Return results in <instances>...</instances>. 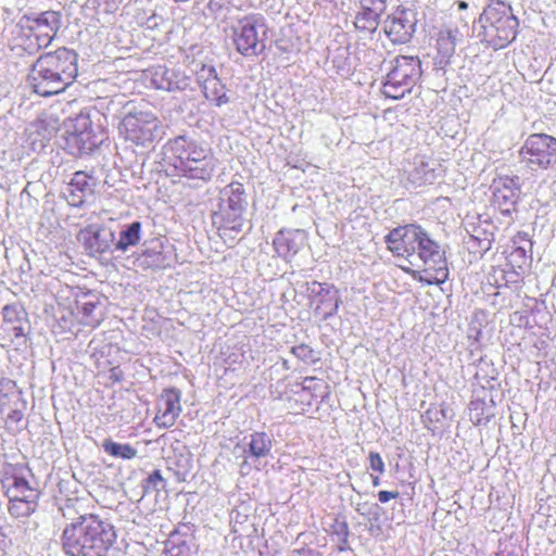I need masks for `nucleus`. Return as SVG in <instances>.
Listing matches in <instances>:
<instances>
[{
    "label": "nucleus",
    "mask_w": 556,
    "mask_h": 556,
    "mask_svg": "<svg viewBox=\"0 0 556 556\" xmlns=\"http://www.w3.org/2000/svg\"><path fill=\"white\" fill-rule=\"evenodd\" d=\"M17 395L14 381L3 379L0 381V413L10 404L11 400Z\"/></svg>",
    "instance_id": "obj_34"
},
{
    "label": "nucleus",
    "mask_w": 556,
    "mask_h": 556,
    "mask_svg": "<svg viewBox=\"0 0 556 556\" xmlns=\"http://www.w3.org/2000/svg\"><path fill=\"white\" fill-rule=\"evenodd\" d=\"M249 448L244 451L247 458L251 457L254 462L267 457L273 447L270 437L265 432H254L250 437Z\"/></svg>",
    "instance_id": "obj_28"
},
{
    "label": "nucleus",
    "mask_w": 556,
    "mask_h": 556,
    "mask_svg": "<svg viewBox=\"0 0 556 556\" xmlns=\"http://www.w3.org/2000/svg\"><path fill=\"white\" fill-rule=\"evenodd\" d=\"M22 417L23 414L20 410L13 409L8 418L10 421L18 422L22 419Z\"/></svg>",
    "instance_id": "obj_40"
},
{
    "label": "nucleus",
    "mask_w": 556,
    "mask_h": 556,
    "mask_svg": "<svg viewBox=\"0 0 556 556\" xmlns=\"http://www.w3.org/2000/svg\"><path fill=\"white\" fill-rule=\"evenodd\" d=\"M468 28V22L462 16L455 21L444 24L437 37V50L440 55V64L448 63L455 53L457 43L464 39L465 30Z\"/></svg>",
    "instance_id": "obj_16"
},
{
    "label": "nucleus",
    "mask_w": 556,
    "mask_h": 556,
    "mask_svg": "<svg viewBox=\"0 0 556 556\" xmlns=\"http://www.w3.org/2000/svg\"><path fill=\"white\" fill-rule=\"evenodd\" d=\"M507 260L513 268L518 269L527 267L530 263V256L525 247H515L507 255Z\"/></svg>",
    "instance_id": "obj_35"
},
{
    "label": "nucleus",
    "mask_w": 556,
    "mask_h": 556,
    "mask_svg": "<svg viewBox=\"0 0 556 556\" xmlns=\"http://www.w3.org/2000/svg\"><path fill=\"white\" fill-rule=\"evenodd\" d=\"M205 97L212 101H215L217 105H222L228 102V98L224 91V87L219 84L217 77L207 79L204 84Z\"/></svg>",
    "instance_id": "obj_32"
},
{
    "label": "nucleus",
    "mask_w": 556,
    "mask_h": 556,
    "mask_svg": "<svg viewBox=\"0 0 556 556\" xmlns=\"http://www.w3.org/2000/svg\"><path fill=\"white\" fill-rule=\"evenodd\" d=\"M166 149L179 175L203 181L212 178L216 162L207 146L187 136H177L167 141Z\"/></svg>",
    "instance_id": "obj_3"
},
{
    "label": "nucleus",
    "mask_w": 556,
    "mask_h": 556,
    "mask_svg": "<svg viewBox=\"0 0 556 556\" xmlns=\"http://www.w3.org/2000/svg\"><path fill=\"white\" fill-rule=\"evenodd\" d=\"M492 204L503 215H511L520 197L521 186L518 176L500 175L491 185Z\"/></svg>",
    "instance_id": "obj_14"
},
{
    "label": "nucleus",
    "mask_w": 556,
    "mask_h": 556,
    "mask_svg": "<svg viewBox=\"0 0 556 556\" xmlns=\"http://www.w3.org/2000/svg\"><path fill=\"white\" fill-rule=\"evenodd\" d=\"M293 556H318L311 549H296Z\"/></svg>",
    "instance_id": "obj_41"
},
{
    "label": "nucleus",
    "mask_w": 556,
    "mask_h": 556,
    "mask_svg": "<svg viewBox=\"0 0 556 556\" xmlns=\"http://www.w3.org/2000/svg\"><path fill=\"white\" fill-rule=\"evenodd\" d=\"M106 300L92 291H76L68 304L74 320L84 326L97 327L104 317Z\"/></svg>",
    "instance_id": "obj_11"
},
{
    "label": "nucleus",
    "mask_w": 556,
    "mask_h": 556,
    "mask_svg": "<svg viewBox=\"0 0 556 556\" xmlns=\"http://www.w3.org/2000/svg\"><path fill=\"white\" fill-rule=\"evenodd\" d=\"M292 354L304 361V362H313L314 361V351L306 344H300L293 346L291 350Z\"/></svg>",
    "instance_id": "obj_36"
},
{
    "label": "nucleus",
    "mask_w": 556,
    "mask_h": 556,
    "mask_svg": "<svg viewBox=\"0 0 556 556\" xmlns=\"http://www.w3.org/2000/svg\"><path fill=\"white\" fill-rule=\"evenodd\" d=\"M147 484L150 488L159 490L160 488H164V479L161 475L160 470H154L149 478L147 479Z\"/></svg>",
    "instance_id": "obj_38"
},
{
    "label": "nucleus",
    "mask_w": 556,
    "mask_h": 556,
    "mask_svg": "<svg viewBox=\"0 0 556 556\" xmlns=\"http://www.w3.org/2000/svg\"><path fill=\"white\" fill-rule=\"evenodd\" d=\"M61 509L71 519L61 535L63 552L67 556H106L117 539L114 526L93 514L74 517L71 501Z\"/></svg>",
    "instance_id": "obj_1"
},
{
    "label": "nucleus",
    "mask_w": 556,
    "mask_h": 556,
    "mask_svg": "<svg viewBox=\"0 0 556 556\" xmlns=\"http://www.w3.org/2000/svg\"><path fill=\"white\" fill-rule=\"evenodd\" d=\"M102 447L106 454L116 458L131 459L137 456V450L128 443H117L112 440H105Z\"/></svg>",
    "instance_id": "obj_30"
},
{
    "label": "nucleus",
    "mask_w": 556,
    "mask_h": 556,
    "mask_svg": "<svg viewBox=\"0 0 556 556\" xmlns=\"http://www.w3.org/2000/svg\"><path fill=\"white\" fill-rule=\"evenodd\" d=\"M59 26L60 16L54 11L43 12L35 18L31 31L37 40V46L39 48L49 46L56 35Z\"/></svg>",
    "instance_id": "obj_23"
},
{
    "label": "nucleus",
    "mask_w": 556,
    "mask_h": 556,
    "mask_svg": "<svg viewBox=\"0 0 556 556\" xmlns=\"http://www.w3.org/2000/svg\"><path fill=\"white\" fill-rule=\"evenodd\" d=\"M3 488L5 489V494L9 500H18V498H38V491L30 486L28 481L17 473H12L11 476H7L2 481Z\"/></svg>",
    "instance_id": "obj_26"
},
{
    "label": "nucleus",
    "mask_w": 556,
    "mask_h": 556,
    "mask_svg": "<svg viewBox=\"0 0 556 556\" xmlns=\"http://www.w3.org/2000/svg\"><path fill=\"white\" fill-rule=\"evenodd\" d=\"M151 84L160 90H184L189 85V78L178 71L157 65L151 70Z\"/></svg>",
    "instance_id": "obj_22"
},
{
    "label": "nucleus",
    "mask_w": 556,
    "mask_h": 556,
    "mask_svg": "<svg viewBox=\"0 0 556 556\" xmlns=\"http://www.w3.org/2000/svg\"><path fill=\"white\" fill-rule=\"evenodd\" d=\"M66 149L71 154L90 151L96 144L92 122L89 114L79 113L63 124Z\"/></svg>",
    "instance_id": "obj_13"
},
{
    "label": "nucleus",
    "mask_w": 556,
    "mask_h": 556,
    "mask_svg": "<svg viewBox=\"0 0 556 556\" xmlns=\"http://www.w3.org/2000/svg\"><path fill=\"white\" fill-rule=\"evenodd\" d=\"M141 239V223L134 222L122 230L115 243V250L126 252L130 247L139 243Z\"/></svg>",
    "instance_id": "obj_29"
},
{
    "label": "nucleus",
    "mask_w": 556,
    "mask_h": 556,
    "mask_svg": "<svg viewBox=\"0 0 556 556\" xmlns=\"http://www.w3.org/2000/svg\"><path fill=\"white\" fill-rule=\"evenodd\" d=\"M181 394L176 389L164 390L157 401V413L154 422L159 428H169L174 426L181 413Z\"/></svg>",
    "instance_id": "obj_20"
},
{
    "label": "nucleus",
    "mask_w": 556,
    "mask_h": 556,
    "mask_svg": "<svg viewBox=\"0 0 556 556\" xmlns=\"http://www.w3.org/2000/svg\"><path fill=\"white\" fill-rule=\"evenodd\" d=\"M386 9L387 0H359V9L355 15L354 26L359 30L374 33Z\"/></svg>",
    "instance_id": "obj_21"
},
{
    "label": "nucleus",
    "mask_w": 556,
    "mask_h": 556,
    "mask_svg": "<svg viewBox=\"0 0 556 556\" xmlns=\"http://www.w3.org/2000/svg\"><path fill=\"white\" fill-rule=\"evenodd\" d=\"M420 235H422V228L415 224H408L392 229L386 236V244L388 250L403 264L408 263L410 254L417 247Z\"/></svg>",
    "instance_id": "obj_15"
},
{
    "label": "nucleus",
    "mask_w": 556,
    "mask_h": 556,
    "mask_svg": "<svg viewBox=\"0 0 556 556\" xmlns=\"http://www.w3.org/2000/svg\"><path fill=\"white\" fill-rule=\"evenodd\" d=\"M114 232L100 225H89L77 235V240L91 256H99L110 250L114 242Z\"/></svg>",
    "instance_id": "obj_18"
},
{
    "label": "nucleus",
    "mask_w": 556,
    "mask_h": 556,
    "mask_svg": "<svg viewBox=\"0 0 556 556\" xmlns=\"http://www.w3.org/2000/svg\"><path fill=\"white\" fill-rule=\"evenodd\" d=\"M399 497V492L391 491H380L378 493V500L380 503H388L390 500H394Z\"/></svg>",
    "instance_id": "obj_39"
},
{
    "label": "nucleus",
    "mask_w": 556,
    "mask_h": 556,
    "mask_svg": "<svg viewBox=\"0 0 556 556\" xmlns=\"http://www.w3.org/2000/svg\"><path fill=\"white\" fill-rule=\"evenodd\" d=\"M38 498L9 500V513L18 518L30 515L37 506Z\"/></svg>",
    "instance_id": "obj_31"
},
{
    "label": "nucleus",
    "mask_w": 556,
    "mask_h": 556,
    "mask_svg": "<svg viewBox=\"0 0 556 556\" xmlns=\"http://www.w3.org/2000/svg\"><path fill=\"white\" fill-rule=\"evenodd\" d=\"M490 243H491V242H490V241H488V242H486V244H485V247H484V249H486V250H488V249H490Z\"/></svg>",
    "instance_id": "obj_46"
},
{
    "label": "nucleus",
    "mask_w": 556,
    "mask_h": 556,
    "mask_svg": "<svg viewBox=\"0 0 556 556\" xmlns=\"http://www.w3.org/2000/svg\"><path fill=\"white\" fill-rule=\"evenodd\" d=\"M467 8H468V4L466 2H464V1L458 2V9L459 10H465Z\"/></svg>",
    "instance_id": "obj_44"
},
{
    "label": "nucleus",
    "mask_w": 556,
    "mask_h": 556,
    "mask_svg": "<svg viewBox=\"0 0 556 556\" xmlns=\"http://www.w3.org/2000/svg\"><path fill=\"white\" fill-rule=\"evenodd\" d=\"M392 63L382 86V93L387 98L397 100L410 92L420 78V61L418 58L401 55Z\"/></svg>",
    "instance_id": "obj_10"
},
{
    "label": "nucleus",
    "mask_w": 556,
    "mask_h": 556,
    "mask_svg": "<svg viewBox=\"0 0 556 556\" xmlns=\"http://www.w3.org/2000/svg\"><path fill=\"white\" fill-rule=\"evenodd\" d=\"M476 422H477V424H480V422H481V418H480V417H477Z\"/></svg>",
    "instance_id": "obj_47"
},
{
    "label": "nucleus",
    "mask_w": 556,
    "mask_h": 556,
    "mask_svg": "<svg viewBox=\"0 0 556 556\" xmlns=\"http://www.w3.org/2000/svg\"><path fill=\"white\" fill-rule=\"evenodd\" d=\"M232 39L237 51L244 56H257L266 48L268 25L261 14H250L232 28Z\"/></svg>",
    "instance_id": "obj_8"
},
{
    "label": "nucleus",
    "mask_w": 556,
    "mask_h": 556,
    "mask_svg": "<svg viewBox=\"0 0 556 556\" xmlns=\"http://www.w3.org/2000/svg\"><path fill=\"white\" fill-rule=\"evenodd\" d=\"M118 132L137 147H150L164 135L162 122L150 111L126 114L119 123Z\"/></svg>",
    "instance_id": "obj_7"
},
{
    "label": "nucleus",
    "mask_w": 556,
    "mask_h": 556,
    "mask_svg": "<svg viewBox=\"0 0 556 556\" xmlns=\"http://www.w3.org/2000/svg\"><path fill=\"white\" fill-rule=\"evenodd\" d=\"M481 40L495 50L507 47L517 35L519 22L511 8L502 1H492L480 14Z\"/></svg>",
    "instance_id": "obj_6"
},
{
    "label": "nucleus",
    "mask_w": 556,
    "mask_h": 556,
    "mask_svg": "<svg viewBox=\"0 0 556 556\" xmlns=\"http://www.w3.org/2000/svg\"><path fill=\"white\" fill-rule=\"evenodd\" d=\"M306 236L302 230H281L274 239L277 254L286 260L293 257L305 244Z\"/></svg>",
    "instance_id": "obj_24"
},
{
    "label": "nucleus",
    "mask_w": 556,
    "mask_h": 556,
    "mask_svg": "<svg viewBox=\"0 0 556 556\" xmlns=\"http://www.w3.org/2000/svg\"><path fill=\"white\" fill-rule=\"evenodd\" d=\"M368 459H369L370 468L374 471H377L380 475L384 472V463L379 453L370 452L368 455Z\"/></svg>",
    "instance_id": "obj_37"
},
{
    "label": "nucleus",
    "mask_w": 556,
    "mask_h": 556,
    "mask_svg": "<svg viewBox=\"0 0 556 556\" xmlns=\"http://www.w3.org/2000/svg\"><path fill=\"white\" fill-rule=\"evenodd\" d=\"M414 13L408 9L397 8L384 21V33L394 43L407 42L415 31Z\"/></svg>",
    "instance_id": "obj_17"
},
{
    "label": "nucleus",
    "mask_w": 556,
    "mask_h": 556,
    "mask_svg": "<svg viewBox=\"0 0 556 556\" xmlns=\"http://www.w3.org/2000/svg\"><path fill=\"white\" fill-rule=\"evenodd\" d=\"M307 291L315 303V312L324 319L333 316L339 308L340 296L337 289L327 283L312 281Z\"/></svg>",
    "instance_id": "obj_19"
},
{
    "label": "nucleus",
    "mask_w": 556,
    "mask_h": 556,
    "mask_svg": "<svg viewBox=\"0 0 556 556\" xmlns=\"http://www.w3.org/2000/svg\"><path fill=\"white\" fill-rule=\"evenodd\" d=\"M372 485L374 486L380 485V478L378 476L372 478Z\"/></svg>",
    "instance_id": "obj_43"
},
{
    "label": "nucleus",
    "mask_w": 556,
    "mask_h": 556,
    "mask_svg": "<svg viewBox=\"0 0 556 556\" xmlns=\"http://www.w3.org/2000/svg\"><path fill=\"white\" fill-rule=\"evenodd\" d=\"M245 205L242 184L231 182L220 191L219 210L214 214V223L219 224L222 236L228 231L239 233L242 230Z\"/></svg>",
    "instance_id": "obj_9"
},
{
    "label": "nucleus",
    "mask_w": 556,
    "mask_h": 556,
    "mask_svg": "<svg viewBox=\"0 0 556 556\" xmlns=\"http://www.w3.org/2000/svg\"><path fill=\"white\" fill-rule=\"evenodd\" d=\"M520 156L531 169H546L556 163V139L546 134L530 135L520 149Z\"/></svg>",
    "instance_id": "obj_12"
},
{
    "label": "nucleus",
    "mask_w": 556,
    "mask_h": 556,
    "mask_svg": "<svg viewBox=\"0 0 556 556\" xmlns=\"http://www.w3.org/2000/svg\"><path fill=\"white\" fill-rule=\"evenodd\" d=\"M409 179L416 186L432 184L435 179V173L433 168L429 167V164L420 162V164L409 173Z\"/></svg>",
    "instance_id": "obj_33"
},
{
    "label": "nucleus",
    "mask_w": 556,
    "mask_h": 556,
    "mask_svg": "<svg viewBox=\"0 0 556 556\" xmlns=\"http://www.w3.org/2000/svg\"><path fill=\"white\" fill-rule=\"evenodd\" d=\"M400 267L427 285H442L448 278L444 252L424 229L407 265L400 264Z\"/></svg>",
    "instance_id": "obj_5"
},
{
    "label": "nucleus",
    "mask_w": 556,
    "mask_h": 556,
    "mask_svg": "<svg viewBox=\"0 0 556 556\" xmlns=\"http://www.w3.org/2000/svg\"><path fill=\"white\" fill-rule=\"evenodd\" d=\"M481 405H482V403H480V402H472V403H471V408H470V409H471V410H476V409H478V407H479V406H481Z\"/></svg>",
    "instance_id": "obj_42"
},
{
    "label": "nucleus",
    "mask_w": 556,
    "mask_h": 556,
    "mask_svg": "<svg viewBox=\"0 0 556 556\" xmlns=\"http://www.w3.org/2000/svg\"><path fill=\"white\" fill-rule=\"evenodd\" d=\"M3 328L14 338H24L28 330V320L25 309L17 303L8 304L2 309Z\"/></svg>",
    "instance_id": "obj_25"
},
{
    "label": "nucleus",
    "mask_w": 556,
    "mask_h": 556,
    "mask_svg": "<svg viewBox=\"0 0 556 556\" xmlns=\"http://www.w3.org/2000/svg\"><path fill=\"white\" fill-rule=\"evenodd\" d=\"M91 193L92 186L89 177L83 172L75 173L67 188L68 203L73 206H80Z\"/></svg>",
    "instance_id": "obj_27"
},
{
    "label": "nucleus",
    "mask_w": 556,
    "mask_h": 556,
    "mask_svg": "<svg viewBox=\"0 0 556 556\" xmlns=\"http://www.w3.org/2000/svg\"><path fill=\"white\" fill-rule=\"evenodd\" d=\"M400 267L427 285H442L448 278L444 252L424 229L407 265L400 264Z\"/></svg>",
    "instance_id": "obj_4"
},
{
    "label": "nucleus",
    "mask_w": 556,
    "mask_h": 556,
    "mask_svg": "<svg viewBox=\"0 0 556 556\" xmlns=\"http://www.w3.org/2000/svg\"><path fill=\"white\" fill-rule=\"evenodd\" d=\"M248 466L247 459L241 465V471L243 472L244 468Z\"/></svg>",
    "instance_id": "obj_45"
},
{
    "label": "nucleus",
    "mask_w": 556,
    "mask_h": 556,
    "mask_svg": "<svg viewBox=\"0 0 556 556\" xmlns=\"http://www.w3.org/2000/svg\"><path fill=\"white\" fill-rule=\"evenodd\" d=\"M77 75V55L62 48L42 54L34 63L28 80L34 92L50 97L64 91Z\"/></svg>",
    "instance_id": "obj_2"
}]
</instances>
